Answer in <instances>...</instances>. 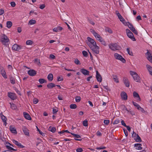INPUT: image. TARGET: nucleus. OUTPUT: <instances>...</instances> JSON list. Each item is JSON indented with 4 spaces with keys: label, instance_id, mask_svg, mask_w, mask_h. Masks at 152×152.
I'll return each mask as SVG.
<instances>
[{
    "label": "nucleus",
    "instance_id": "nucleus-1",
    "mask_svg": "<svg viewBox=\"0 0 152 152\" xmlns=\"http://www.w3.org/2000/svg\"><path fill=\"white\" fill-rule=\"evenodd\" d=\"M87 39V40L86 42V43L90 48H92L96 45V42L94 39L89 37H88Z\"/></svg>",
    "mask_w": 152,
    "mask_h": 152
},
{
    "label": "nucleus",
    "instance_id": "nucleus-2",
    "mask_svg": "<svg viewBox=\"0 0 152 152\" xmlns=\"http://www.w3.org/2000/svg\"><path fill=\"white\" fill-rule=\"evenodd\" d=\"M109 46V48L113 51L119 50L121 49V47L116 43L110 44Z\"/></svg>",
    "mask_w": 152,
    "mask_h": 152
},
{
    "label": "nucleus",
    "instance_id": "nucleus-3",
    "mask_svg": "<svg viewBox=\"0 0 152 152\" xmlns=\"http://www.w3.org/2000/svg\"><path fill=\"white\" fill-rule=\"evenodd\" d=\"M130 73L131 75L133 77L134 80L135 81L137 82H139L140 81V77L136 72L132 71H130Z\"/></svg>",
    "mask_w": 152,
    "mask_h": 152
},
{
    "label": "nucleus",
    "instance_id": "nucleus-4",
    "mask_svg": "<svg viewBox=\"0 0 152 152\" xmlns=\"http://www.w3.org/2000/svg\"><path fill=\"white\" fill-rule=\"evenodd\" d=\"M115 58L117 60H120L123 63H125L126 62L125 60L120 55L118 54L117 53H115L114 54Z\"/></svg>",
    "mask_w": 152,
    "mask_h": 152
},
{
    "label": "nucleus",
    "instance_id": "nucleus-5",
    "mask_svg": "<svg viewBox=\"0 0 152 152\" xmlns=\"http://www.w3.org/2000/svg\"><path fill=\"white\" fill-rule=\"evenodd\" d=\"M1 41L4 45H6L9 42V39L7 36L3 34L1 36Z\"/></svg>",
    "mask_w": 152,
    "mask_h": 152
},
{
    "label": "nucleus",
    "instance_id": "nucleus-6",
    "mask_svg": "<svg viewBox=\"0 0 152 152\" xmlns=\"http://www.w3.org/2000/svg\"><path fill=\"white\" fill-rule=\"evenodd\" d=\"M93 53L96 54H98L99 53V47L96 45L92 47V48H90Z\"/></svg>",
    "mask_w": 152,
    "mask_h": 152
},
{
    "label": "nucleus",
    "instance_id": "nucleus-7",
    "mask_svg": "<svg viewBox=\"0 0 152 152\" xmlns=\"http://www.w3.org/2000/svg\"><path fill=\"white\" fill-rule=\"evenodd\" d=\"M128 27L129 28V29L135 34H137V31L135 30L134 27L132 25L131 23H129V24L127 25Z\"/></svg>",
    "mask_w": 152,
    "mask_h": 152
},
{
    "label": "nucleus",
    "instance_id": "nucleus-8",
    "mask_svg": "<svg viewBox=\"0 0 152 152\" xmlns=\"http://www.w3.org/2000/svg\"><path fill=\"white\" fill-rule=\"evenodd\" d=\"M96 78L98 82L99 83L102 82V77L97 70L96 72Z\"/></svg>",
    "mask_w": 152,
    "mask_h": 152
},
{
    "label": "nucleus",
    "instance_id": "nucleus-9",
    "mask_svg": "<svg viewBox=\"0 0 152 152\" xmlns=\"http://www.w3.org/2000/svg\"><path fill=\"white\" fill-rule=\"evenodd\" d=\"M0 72L3 77L5 79L7 78V76L6 75V72L3 67H0Z\"/></svg>",
    "mask_w": 152,
    "mask_h": 152
},
{
    "label": "nucleus",
    "instance_id": "nucleus-10",
    "mask_svg": "<svg viewBox=\"0 0 152 152\" xmlns=\"http://www.w3.org/2000/svg\"><path fill=\"white\" fill-rule=\"evenodd\" d=\"M71 134L75 137L74 139L75 140L79 141L82 140V139L81 137L79 135L75 134L73 133H71Z\"/></svg>",
    "mask_w": 152,
    "mask_h": 152
},
{
    "label": "nucleus",
    "instance_id": "nucleus-11",
    "mask_svg": "<svg viewBox=\"0 0 152 152\" xmlns=\"http://www.w3.org/2000/svg\"><path fill=\"white\" fill-rule=\"evenodd\" d=\"M8 96L12 100H14L16 99L15 94L13 93L8 92Z\"/></svg>",
    "mask_w": 152,
    "mask_h": 152
},
{
    "label": "nucleus",
    "instance_id": "nucleus-12",
    "mask_svg": "<svg viewBox=\"0 0 152 152\" xmlns=\"http://www.w3.org/2000/svg\"><path fill=\"white\" fill-rule=\"evenodd\" d=\"M12 48L13 50L15 51H19L21 49V46L17 44H15L12 45Z\"/></svg>",
    "mask_w": 152,
    "mask_h": 152
},
{
    "label": "nucleus",
    "instance_id": "nucleus-13",
    "mask_svg": "<svg viewBox=\"0 0 152 152\" xmlns=\"http://www.w3.org/2000/svg\"><path fill=\"white\" fill-rule=\"evenodd\" d=\"M0 115L1 119H2L3 122L4 123V125L5 126L7 125V119L6 117L3 115L2 113L0 114Z\"/></svg>",
    "mask_w": 152,
    "mask_h": 152
},
{
    "label": "nucleus",
    "instance_id": "nucleus-14",
    "mask_svg": "<svg viewBox=\"0 0 152 152\" xmlns=\"http://www.w3.org/2000/svg\"><path fill=\"white\" fill-rule=\"evenodd\" d=\"M123 81L126 87H128L129 86V82L127 77H124L123 78Z\"/></svg>",
    "mask_w": 152,
    "mask_h": 152
},
{
    "label": "nucleus",
    "instance_id": "nucleus-15",
    "mask_svg": "<svg viewBox=\"0 0 152 152\" xmlns=\"http://www.w3.org/2000/svg\"><path fill=\"white\" fill-rule=\"evenodd\" d=\"M22 130L24 134L28 136H29V131L28 129L25 126H24L22 128Z\"/></svg>",
    "mask_w": 152,
    "mask_h": 152
},
{
    "label": "nucleus",
    "instance_id": "nucleus-16",
    "mask_svg": "<svg viewBox=\"0 0 152 152\" xmlns=\"http://www.w3.org/2000/svg\"><path fill=\"white\" fill-rule=\"evenodd\" d=\"M28 74L30 76H33L37 74V72L34 69H31L28 71Z\"/></svg>",
    "mask_w": 152,
    "mask_h": 152
},
{
    "label": "nucleus",
    "instance_id": "nucleus-17",
    "mask_svg": "<svg viewBox=\"0 0 152 152\" xmlns=\"http://www.w3.org/2000/svg\"><path fill=\"white\" fill-rule=\"evenodd\" d=\"M80 71L85 75H89V72L84 68L81 69Z\"/></svg>",
    "mask_w": 152,
    "mask_h": 152
},
{
    "label": "nucleus",
    "instance_id": "nucleus-18",
    "mask_svg": "<svg viewBox=\"0 0 152 152\" xmlns=\"http://www.w3.org/2000/svg\"><path fill=\"white\" fill-rule=\"evenodd\" d=\"M121 98L124 100H126L127 99V96L126 94L124 92H122L121 94Z\"/></svg>",
    "mask_w": 152,
    "mask_h": 152
},
{
    "label": "nucleus",
    "instance_id": "nucleus-19",
    "mask_svg": "<svg viewBox=\"0 0 152 152\" xmlns=\"http://www.w3.org/2000/svg\"><path fill=\"white\" fill-rule=\"evenodd\" d=\"M115 13L118 16V18L120 20L121 22L124 21V18L122 17L121 15L118 12V11H115Z\"/></svg>",
    "mask_w": 152,
    "mask_h": 152
},
{
    "label": "nucleus",
    "instance_id": "nucleus-20",
    "mask_svg": "<svg viewBox=\"0 0 152 152\" xmlns=\"http://www.w3.org/2000/svg\"><path fill=\"white\" fill-rule=\"evenodd\" d=\"M133 96L134 98H137V101L140 102L141 101V99L138 93L135 91H134L133 93Z\"/></svg>",
    "mask_w": 152,
    "mask_h": 152
},
{
    "label": "nucleus",
    "instance_id": "nucleus-21",
    "mask_svg": "<svg viewBox=\"0 0 152 152\" xmlns=\"http://www.w3.org/2000/svg\"><path fill=\"white\" fill-rule=\"evenodd\" d=\"M23 116L24 118L28 120H31V118L30 115L26 112L23 113Z\"/></svg>",
    "mask_w": 152,
    "mask_h": 152
},
{
    "label": "nucleus",
    "instance_id": "nucleus-22",
    "mask_svg": "<svg viewBox=\"0 0 152 152\" xmlns=\"http://www.w3.org/2000/svg\"><path fill=\"white\" fill-rule=\"evenodd\" d=\"M141 146L142 145L140 143H135L134 144V147H136L135 149L136 150H142V148Z\"/></svg>",
    "mask_w": 152,
    "mask_h": 152
},
{
    "label": "nucleus",
    "instance_id": "nucleus-23",
    "mask_svg": "<svg viewBox=\"0 0 152 152\" xmlns=\"http://www.w3.org/2000/svg\"><path fill=\"white\" fill-rule=\"evenodd\" d=\"M127 36L129 38L131 39L134 41H136L135 38L134 37L133 34L132 32H130L129 33L127 34Z\"/></svg>",
    "mask_w": 152,
    "mask_h": 152
},
{
    "label": "nucleus",
    "instance_id": "nucleus-24",
    "mask_svg": "<svg viewBox=\"0 0 152 152\" xmlns=\"http://www.w3.org/2000/svg\"><path fill=\"white\" fill-rule=\"evenodd\" d=\"M146 67L150 74L152 76V67L148 64L146 65Z\"/></svg>",
    "mask_w": 152,
    "mask_h": 152
},
{
    "label": "nucleus",
    "instance_id": "nucleus-25",
    "mask_svg": "<svg viewBox=\"0 0 152 152\" xmlns=\"http://www.w3.org/2000/svg\"><path fill=\"white\" fill-rule=\"evenodd\" d=\"M63 29L62 27L61 26H58L54 28L53 29V31L54 32H57L61 31Z\"/></svg>",
    "mask_w": 152,
    "mask_h": 152
},
{
    "label": "nucleus",
    "instance_id": "nucleus-26",
    "mask_svg": "<svg viewBox=\"0 0 152 152\" xmlns=\"http://www.w3.org/2000/svg\"><path fill=\"white\" fill-rule=\"evenodd\" d=\"M10 129L12 133L15 134L17 133L15 127L11 126H10Z\"/></svg>",
    "mask_w": 152,
    "mask_h": 152
},
{
    "label": "nucleus",
    "instance_id": "nucleus-27",
    "mask_svg": "<svg viewBox=\"0 0 152 152\" xmlns=\"http://www.w3.org/2000/svg\"><path fill=\"white\" fill-rule=\"evenodd\" d=\"M94 36L95 37L96 39L99 41V40L101 39L102 38V37L97 33H96Z\"/></svg>",
    "mask_w": 152,
    "mask_h": 152
},
{
    "label": "nucleus",
    "instance_id": "nucleus-28",
    "mask_svg": "<svg viewBox=\"0 0 152 152\" xmlns=\"http://www.w3.org/2000/svg\"><path fill=\"white\" fill-rule=\"evenodd\" d=\"M134 140L136 142H140L142 141V140L140 137L137 134L136 137L134 138Z\"/></svg>",
    "mask_w": 152,
    "mask_h": 152
},
{
    "label": "nucleus",
    "instance_id": "nucleus-29",
    "mask_svg": "<svg viewBox=\"0 0 152 152\" xmlns=\"http://www.w3.org/2000/svg\"><path fill=\"white\" fill-rule=\"evenodd\" d=\"M56 85L54 83H49L47 85V87L49 89H51L55 87Z\"/></svg>",
    "mask_w": 152,
    "mask_h": 152
},
{
    "label": "nucleus",
    "instance_id": "nucleus-30",
    "mask_svg": "<svg viewBox=\"0 0 152 152\" xmlns=\"http://www.w3.org/2000/svg\"><path fill=\"white\" fill-rule=\"evenodd\" d=\"M112 77H113V79L114 80V81L116 83H118L119 82V80L118 76L115 75H113Z\"/></svg>",
    "mask_w": 152,
    "mask_h": 152
},
{
    "label": "nucleus",
    "instance_id": "nucleus-31",
    "mask_svg": "<svg viewBox=\"0 0 152 152\" xmlns=\"http://www.w3.org/2000/svg\"><path fill=\"white\" fill-rule=\"evenodd\" d=\"M34 62L39 66H41L40 60L38 58H35L34 59Z\"/></svg>",
    "mask_w": 152,
    "mask_h": 152
},
{
    "label": "nucleus",
    "instance_id": "nucleus-32",
    "mask_svg": "<svg viewBox=\"0 0 152 152\" xmlns=\"http://www.w3.org/2000/svg\"><path fill=\"white\" fill-rule=\"evenodd\" d=\"M48 79V80L50 81H52L53 79V75L52 74H49L47 77Z\"/></svg>",
    "mask_w": 152,
    "mask_h": 152
},
{
    "label": "nucleus",
    "instance_id": "nucleus-33",
    "mask_svg": "<svg viewBox=\"0 0 152 152\" xmlns=\"http://www.w3.org/2000/svg\"><path fill=\"white\" fill-rule=\"evenodd\" d=\"M6 148L7 149V150H10L11 151H17L16 149H15L12 148V147H11L10 145H6Z\"/></svg>",
    "mask_w": 152,
    "mask_h": 152
},
{
    "label": "nucleus",
    "instance_id": "nucleus-34",
    "mask_svg": "<svg viewBox=\"0 0 152 152\" xmlns=\"http://www.w3.org/2000/svg\"><path fill=\"white\" fill-rule=\"evenodd\" d=\"M48 130L53 133H54L56 132V129L55 127L50 126Z\"/></svg>",
    "mask_w": 152,
    "mask_h": 152
},
{
    "label": "nucleus",
    "instance_id": "nucleus-35",
    "mask_svg": "<svg viewBox=\"0 0 152 152\" xmlns=\"http://www.w3.org/2000/svg\"><path fill=\"white\" fill-rule=\"evenodd\" d=\"M12 23L10 21H7L6 23L7 27L10 28L12 26Z\"/></svg>",
    "mask_w": 152,
    "mask_h": 152
},
{
    "label": "nucleus",
    "instance_id": "nucleus-36",
    "mask_svg": "<svg viewBox=\"0 0 152 152\" xmlns=\"http://www.w3.org/2000/svg\"><path fill=\"white\" fill-rule=\"evenodd\" d=\"M36 23V21L35 20L31 19L30 20L28 23V24L29 25H32Z\"/></svg>",
    "mask_w": 152,
    "mask_h": 152
},
{
    "label": "nucleus",
    "instance_id": "nucleus-37",
    "mask_svg": "<svg viewBox=\"0 0 152 152\" xmlns=\"http://www.w3.org/2000/svg\"><path fill=\"white\" fill-rule=\"evenodd\" d=\"M99 42H101V44L104 45L106 46V42L102 38L101 39L99 40Z\"/></svg>",
    "mask_w": 152,
    "mask_h": 152
},
{
    "label": "nucleus",
    "instance_id": "nucleus-38",
    "mask_svg": "<svg viewBox=\"0 0 152 152\" xmlns=\"http://www.w3.org/2000/svg\"><path fill=\"white\" fill-rule=\"evenodd\" d=\"M39 81L41 84L46 83V80L43 78H40L39 80Z\"/></svg>",
    "mask_w": 152,
    "mask_h": 152
},
{
    "label": "nucleus",
    "instance_id": "nucleus-39",
    "mask_svg": "<svg viewBox=\"0 0 152 152\" xmlns=\"http://www.w3.org/2000/svg\"><path fill=\"white\" fill-rule=\"evenodd\" d=\"M33 43V42L32 41L30 40H28L26 41V44L27 45H31Z\"/></svg>",
    "mask_w": 152,
    "mask_h": 152
},
{
    "label": "nucleus",
    "instance_id": "nucleus-40",
    "mask_svg": "<svg viewBox=\"0 0 152 152\" xmlns=\"http://www.w3.org/2000/svg\"><path fill=\"white\" fill-rule=\"evenodd\" d=\"M126 51L131 56H133V53L132 51H131L129 50V48H127L126 49Z\"/></svg>",
    "mask_w": 152,
    "mask_h": 152
},
{
    "label": "nucleus",
    "instance_id": "nucleus-41",
    "mask_svg": "<svg viewBox=\"0 0 152 152\" xmlns=\"http://www.w3.org/2000/svg\"><path fill=\"white\" fill-rule=\"evenodd\" d=\"M105 30L106 31L112 34L113 33V31L112 30L109 28H105Z\"/></svg>",
    "mask_w": 152,
    "mask_h": 152
},
{
    "label": "nucleus",
    "instance_id": "nucleus-42",
    "mask_svg": "<svg viewBox=\"0 0 152 152\" xmlns=\"http://www.w3.org/2000/svg\"><path fill=\"white\" fill-rule=\"evenodd\" d=\"M132 103L136 107L137 109H139V108L140 107V106L136 102H134V101L132 102Z\"/></svg>",
    "mask_w": 152,
    "mask_h": 152
},
{
    "label": "nucleus",
    "instance_id": "nucleus-43",
    "mask_svg": "<svg viewBox=\"0 0 152 152\" xmlns=\"http://www.w3.org/2000/svg\"><path fill=\"white\" fill-rule=\"evenodd\" d=\"M70 107L72 109H75L77 107V105L76 104H72L70 105Z\"/></svg>",
    "mask_w": 152,
    "mask_h": 152
},
{
    "label": "nucleus",
    "instance_id": "nucleus-44",
    "mask_svg": "<svg viewBox=\"0 0 152 152\" xmlns=\"http://www.w3.org/2000/svg\"><path fill=\"white\" fill-rule=\"evenodd\" d=\"M75 100L76 102H79L81 100V97L79 96H77L75 97Z\"/></svg>",
    "mask_w": 152,
    "mask_h": 152
},
{
    "label": "nucleus",
    "instance_id": "nucleus-45",
    "mask_svg": "<svg viewBox=\"0 0 152 152\" xmlns=\"http://www.w3.org/2000/svg\"><path fill=\"white\" fill-rule=\"evenodd\" d=\"M83 126H88V121L85 120L83 121Z\"/></svg>",
    "mask_w": 152,
    "mask_h": 152
},
{
    "label": "nucleus",
    "instance_id": "nucleus-46",
    "mask_svg": "<svg viewBox=\"0 0 152 152\" xmlns=\"http://www.w3.org/2000/svg\"><path fill=\"white\" fill-rule=\"evenodd\" d=\"M58 111V108L56 107L53 108V114H56Z\"/></svg>",
    "mask_w": 152,
    "mask_h": 152
},
{
    "label": "nucleus",
    "instance_id": "nucleus-47",
    "mask_svg": "<svg viewBox=\"0 0 152 152\" xmlns=\"http://www.w3.org/2000/svg\"><path fill=\"white\" fill-rule=\"evenodd\" d=\"M74 62L76 64H80V62L79 61V60L77 58H76L75 59Z\"/></svg>",
    "mask_w": 152,
    "mask_h": 152
},
{
    "label": "nucleus",
    "instance_id": "nucleus-48",
    "mask_svg": "<svg viewBox=\"0 0 152 152\" xmlns=\"http://www.w3.org/2000/svg\"><path fill=\"white\" fill-rule=\"evenodd\" d=\"M10 105H11V107L12 108V109L15 110L16 108V107L15 105L13 104H11V103H10Z\"/></svg>",
    "mask_w": 152,
    "mask_h": 152
},
{
    "label": "nucleus",
    "instance_id": "nucleus-49",
    "mask_svg": "<svg viewBox=\"0 0 152 152\" xmlns=\"http://www.w3.org/2000/svg\"><path fill=\"white\" fill-rule=\"evenodd\" d=\"M82 53L84 56L85 57H87L88 56V53L87 51L84 50L82 51Z\"/></svg>",
    "mask_w": 152,
    "mask_h": 152
},
{
    "label": "nucleus",
    "instance_id": "nucleus-50",
    "mask_svg": "<svg viewBox=\"0 0 152 152\" xmlns=\"http://www.w3.org/2000/svg\"><path fill=\"white\" fill-rule=\"evenodd\" d=\"M45 4H41L39 5V8L41 10H43L45 7Z\"/></svg>",
    "mask_w": 152,
    "mask_h": 152
},
{
    "label": "nucleus",
    "instance_id": "nucleus-51",
    "mask_svg": "<svg viewBox=\"0 0 152 152\" xmlns=\"http://www.w3.org/2000/svg\"><path fill=\"white\" fill-rule=\"evenodd\" d=\"M146 55L147 56V58H149L151 56V54L150 52H149L148 50H147V52L146 53Z\"/></svg>",
    "mask_w": 152,
    "mask_h": 152
},
{
    "label": "nucleus",
    "instance_id": "nucleus-52",
    "mask_svg": "<svg viewBox=\"0 0 152 152\" xmlns=\"http://www.w3.org/2000/svg\"><path fill=\"white\" fill-rule=\"evenodd\" d=\"M88 22L92 25H94L95 24V23L92 21V19L88 18Z\"/></svg>",
    "mask_w": 152,
    "mask_h": 152
},
{
    "label": "nucleus",
    "instance_id": "nucleus-53",
    "mask_svg": "<svg viewBox=\"0 0 152 152\" xmlns=\"http://www.w3.org/2000/svg\"><path fill=\"white\" fill-rule=\"evenodd\" d=\"M120 122L119 120L117 119H115L113 123V124H117L119 123Z\"/></svg>",
    "mask_w": 152,
    "mask_h": 152
},
{
    "label": "nucleus",
    "instance_id": "nucleus-54",
    "mask_svg": "<svg viewBox=\"0 0 152 152\" xmlns=\"http://www.w3.org/2000/svg\"><path fill=\"white\" fill-rule=\"evenodd\" d=\"M130 114L132 116L134 115H135V113L133 110H132L130 109L129 110V112Z\"/></svg>",
    "mask_w": 152,
    "mask_h": 152
},
{
    "label": "nucleus",
    "instance_id": "nucleus-55",
    "mask_svg": "<svg viewBox=\"0 0 152 152\" xmlns=\"http://www.w3.org/2000/svg\"><path fill=\"white\" fill-rule=\"evenodd\" d=\"M106 148V147L104 146H102L100 147H97L96 148V149L97 150H101V149H105Z\"/></svg>",
    "mask_w": 152,
    "mask_h": 152
},
{
    "label": "nucleus",
    "instance_id": "nucleus-56",
    "mask_svg": "<svg viewBox=\"0 0 152 152\" xmlns=\"http://www.w3.org/2000/svg\"><path fill=\"white\" fill-rule=\"evenodd\" d=\"M110 121L109 120H104V123L106 125H108Z\"/></svg>",
    "mask_w": 152,
    "mask_h": 152
},
{
    "label": "nucleus",
    "instance_id": "nucleus-57",
    "mask_svg": "<svg viewBox=\"0 0 152 152\" xmlns=\"http://www.w3.org/2000/svg\"><path fill=\"white\" fill-rule=\"evenodd\" d=\"M125 26H127L129 23V22H126L125 20L124 19V21L121 22Z\"/></svg>",
    "mask_w": 152,
    "mask_h": 152
},
{
    "label": "nucleus",
    "instance_id": "nucleus-58",
    "mask_svg": "<svg viewBox=\"0 0 152 152\" xmlns=\"http://www.w3.org/2000/svg\"><path fill=\"white\" fill-rule=\"evenodd\" d=\"M12 142L15 144L16 145H17V146H18V145L19 144V142H18V141H16L15 140H12Z\"/></svg>",
    "mask_w": 152,
    "mask_h": 152
},
{
    "label": "nucleus",
    "instance_id": "nucleus-59",
    "mask_svg": "<svg viewBox=\"0 0 152 152\" xmlns=\"http://www.w3.org/2000/svg\"><path fill=\"white\" fill-rule=\"evenodd\" d=\"M77 152H82L83 151V149L81 148H78L76 150Z\"/></svg>",
    "mask_w": 152,
    "mask_h": 152
},
{
    "label": "nucleus",
    "instance_id": "nucleus-60",
    "mask_svg": "<svg viewBox=\"0 0 152 152\" xmlns=\"http://www.w3.org/2000/svg\"><path fill=\"white\" fill-rule=\"evenodd\" d=\"M10 5L12 7H14L15 6L16 4L14 1H12L10 3Z\"/></svg>",
    "mask_w": 152,
    "mask_h": 152
},
{
    "label": "nucleus",
    "instance_id": "nucleus-61",
    "mask_svg": "<svg viewBox=\"0 0 152 152\" xmlns=\"http://www.w3.org/2000/svg\"><path fill=\"white\" fill-rule=\"evenodd\" d=\"M63 78L62 77H57V81H60L63 80Z\"/></svg>",
    "mask_w": 152,
    "mask_h": 152
},
{
    "label": "nucleus",
    "instance_id": "nucleus-62",
    "mask_svg": "<svg viewBox=\"0 0 152 152\" xmlns=\"http://www.w3.org/2000/svg\"><path fill=\"white\" fill-rule=\"evenodd\" d=\"M90 31L93 34V35L96 33L93 29H90Z\"/></svg>",
    "mask_w": 152,
    "mask_h": 152
},
{
    "label": "nucleus",
    "instance_id": "nucleus-63",
    "mask_svg": "<svg viewBox=\"0 0 152 152\" xmlns=\"http://www.w3.org/2000/svg\"><path fill=\"white\" fill-rule=\"evenodd\" d=\"M18 147L20 148H23L25 147V146L22 145L20 143H19L18 146Z\"/></svg>",
    "mask_w": 152,
    "mask_h": 152
},
{
    "label": "nucleus",
    "instance_id": "nucleus-64",
    "mask_svg": "<svg viewBox=\"0 0 152 152\" xmlns=\"http://www.w3.org/2000/svg\"><path fill=\"white\" fill-rule=\"evenodd\" d=\"M96 135L97 136H101L102 135V134L101 132L99 131H98L96 132Z\"/></svg>",
    "mask_w": 152,
    "mask_h": 152
}]
</instances>
